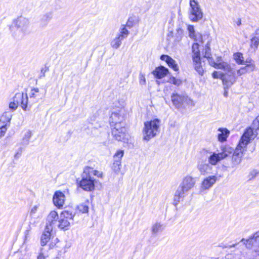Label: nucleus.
<instances>
[{"instance_id": "f257e3e1", "label": "nucleus", "mask_w": 259, "mask_h": 259, "mask_svg": "<svg viewBox=\"0 0 259 259\" xmlns=\"http://www.w3.org/2000/svg\"><path fill=\"white\" fill-rule=\"evenodd\" d=\"M96 176L98 178L102 177V172L94 169L90 167H85L81 175V180L79 182V186L84 191H92L95 189V180L93 177Z\"/></svg>"}, {"instance_id": "f03ea898", "label": "nucleus", "mask_w": 259, "mask_h": 259, "mask_svg": "<svg viewBox=\"0 0 259 259\" xmlns=\"http://www.w3.org/2000/svg\"><path fill=\"white\" fill-rule=\"evenodd\" d=\"M29 25V19L20 16L13 20L10 29L15 37L18 39L22 38L28 31Z\"/></svg>"}, {"instance_id": "7ed1b4c3", "label": "nucleus", "mask_w": 259, "mask_h": 259, "mask_svg": "<svg viewBox=\"0 0 259 259\" xmlns=\"http://www.w3.org/2000/svg\"><path fill=\"white\" fill-rule=\"evenodd\" d=\"M124 106L125 103L123 100L115 101L113 103L110 117V122L111 126H114L117 123L124 124L122 122L125 114Z\"/></svg>"}, {"instance_id": "20e7f679", "label": "nucleus", "mask_w": 259, "mask_h": 259, "mask_svg": "<svg viewBox=\"0 0 259 259\" xmlns=\"http://www.w3.org/2000/svg\"><path fill=\"white\" fill-rule=\"evenodd\" d=\"M160 123L161 121L157 118L145 122L142 131L143 140L149 141L156 136L160 133Z\"/></svg>"}, {"instance_id": "39448f33", "label": "nucleus", "mask_w": 259, "mask_h": 259, "mask_svg": "<svg viewBox=\"0 0 259 259\" xmlns=\"http://www.w3.org/2000/svg\"><path fill=\"white\" fill-rule=\"evenodd\" d=\"M195 184V181L193 178L190 176L185 177L175 192V201L180 202V199L186 196L189 191L194 186Z\"/></svg>"}, {"instance_id": "423d86ee", "label": "nucleus", "mask_w": 259, "mask_h": 259, "mask_svg": "<svg viewBox=\"0 0 259 259\" xmlns=\"http://www.w3.org/2000/svg\"><path fill=\"white\" fill-rule=\"evenodd\" d=\"M225 73L214 71L212 76L214 78H220L225 85V88L228 89L236 81L235 73L231 67L230 71H225Z\"/></svg>"}, {"instance_id": "0eeeda50", "label": "nucleus", "mask_w": 259, "mask_h": 259, "mask_svg": "<svg viewBox=\"0 0 259 259\" xmlns=\"http://www.w3.org/2000/svg\"><path fill=\"white\" fill-rule=\"evenodd\" d=\"M258 135L257 132L251 127L246 128L238 144L239 147L246 149L247 145L253 140Z\"/></svg>"}, {"instance_id": "6e6552de", "label": "nucleus", "mask_w": 259, "mask_h": 259, "mask_svg": "<svg viewBox=\"0 0 259 259\" xmlns=\"http://www.w3.org/2000/svg\"><path fill=\"white\" fill-rule=\"evenodd\" d=\"M189 18L193 22H197L203 17V13L199 4L195 0H190Z\"/></svg>"}, {"instance_id": "1a4fd4ad", "label": "nucleus", "mask_w": 259, "mask_h": 259, "mask_svg": "<svg viewBox=\"0 0 259 259\" xmlns=\"http://www.w3.org/2000/svg\"><path fill=\"white\" fill-rule=\"evenodd\" d=\"M129 33V31L125 27V25H122L119 29V32L111 41V47L114 49H118L121 45L122 41L127 37Z\"/></svg>"}, {"instance_id": "9d476101", "label": "nucleus", "mask_w": 259, "mask_h": 259, "mask_svg": "<svg viewBox=\"0 0 259 259\" xmlns=\"http://www.w3.org/2000/svg\"><path fill=\"white\" fill-rule=\"evenodd\" d=\"M173 105L177 108H181L184 105H194L193 101L187 96L173 93L171 96Z\"/></svg>"}, {"instance_id": "9b49d317", "label": "nucleus", "mask_w": 259, "mask_h": 259, "mask_svg": "<svg viewBox=\"0 0 259 259\" xmlns=\"http://www.w3.org/2000/svg\"><path fill=\"white\" fill-rule=\"evenodd\" d=\"M112 135L115 140L118 141H124L127 140L128 135L124 124L117 123L113 126Z\"/></svg>"}, {"instance_id": "f8f14e48", "label": "nucleus", "mask_w": 259, "mask_h": 259, "mask_svg": "<svg viewBox=\"0 0 259 259\" xmlns=\"http://www.w3.org/2000/svg\"><path fill=\"white\" fill-rule=\"evenodd\" d=\"M248 248H252L254 252L259 255V232L255 233L253 236L247 239L244 242Z\"/></svg>"}, {"instance_id": "ddd939ff", "label": "nucleus", "mask_w": 259, "mask_h": 259, "mask_svg": "<svg viewBox=\"0 0 259 259\" xmlns=\"http://www.w3.org/2000/svg\"><path fill=\"white\" fill-rule=\"evenodd\" d=\"M12 100H14L18 105L20 104L21 108L24 110H28V97L26 94L17 93L15 95Z\"/></svg>"}, {"instance_id": "4468645a", "label": "nucleus", "mask_w": 259, "mask_h": 259, "mask_svg": "<svg viewBox=\"0 0 259 259\" xmlns=\"http://www.w3.org/2000/svg\"><path fill=\"white\" fill-rule=\"evenodd\" d=\"M207 59H208L209 64L215 68L223 69L224 71L231 70V65L227 62L223 61L221 57H218L216 62L212 59L211 56Z\"/></svg>"}, {"instance_id": "2eb2a0df", "label": "nucleus", "mask_w": 259, "mask_h": 259, "mask_svg": "<svg viewBox=\"0 0 259 259\" xmlns=\"http://www.w3.org/2000/svg\"><path fill=\"white\" fill-rule=\"evenodd\" d=\"M246 150V149L239 147V145H237L235 150L233 151L232 155V164L233 167L240 163L243 153Z\"/></svg>"}, {"instance_id": "dca6fc26", "label": "nucleus", "mask_w": 259, "mask_h": 259, "mask_svg": "<svg viewBox=\"0 0 259 259\" xmlns=\"http://www.w3.org/2000/svg\"><path fill=\"white\" fill-rule=\"evenodd\" d=\"M55 235V232L53 228H45L41 236V245L44 246L47 244L51 239H53Z\"/></svg>"}, {"instance_id": "f3484780", "label": "nucleus", "mask_w": 259, "mask_h": 259, "mask_svg": "<svg viewBox=\"0 0 259 259\" xmlns=\"http://www.w3.org/2000/svg\"><path fill=\"white\" fill-rule=\"evenodd\" d=\"M53 201L54 205L58 208H62L65 201V196L61 191H56L53 196Z\"/></svg>"}, {"instance_id": "a211bd4d", "label": "nucleus", "mask_w": 259, "mask_h": 259, "mask_svg": "<svg viewBox=\"0 0 259 259\" xmlns=\"http://www.w3.org/2000/svg\"><path fill=\"white\" fill-rule=\"evenodd\" d=\"M58 215L56 211H52L47 217V223L46 227H53L54 226L57 227H62L60 222L58 221ZM63 227H66L64 225Z\"/></svg>"}, {"instance_id": "6ab92c4d", "label": "nucleus", "mask_w": 259, "mask_h": 259, "mask_svg": "<svg viewBox=\"0 0 259 259\" xmlns=\"http://www.w3.org/2000/svg\"><path fill=\"white\" fill-rule=\"evenodd\" d=\"M217 180L218 177L216 176H210L205 178L201 182V189L208 190L213 186Z\"/></svg>"}, {"instance_id": "aec40b11", "label": "nucleus", "mask_w": 259, "mask_h": 259, "mask_svg": "<svg viewBox=\"0 0 259 259\" xmlns=\"http://www.w3.org/2000/svg\"><path fill=\"white\" fill-rule=\"evenodd\" d=\"M29 98L28 105H29L30 106L33 104L37 103L40 99H41L39 89L37 88L31 89L29 93Z\"/></svg>"}, {"instance_id": "412c9836", "label": "nucleus", "mask_w": 259, "mask_h": 259, "mask_svg": "<svg viewBox=\"0 0 259 259\" xmlns=\"http://www.w3.org/2000/svg\"><path fill=\"white\" fill-rule=\"evenodd\" d=\"M217 151L222 160L232 154L234 151V149L229 146L225 145L222 146L220 150H218Z\"/></svg>"}, {"instance_id": "4be33fe9", "label": "nucleus", "mask_w": 259, "mask_h": 259, "mask_svg": "<svg viewBox=\"0 0 259 259\" xmlns=\"http://www.w3.org/2000/svg\"><path fill=\"white\" fill-rule=\"evenodd\" d=\"M161 60L165 61L169 67H171L174 71H178L179 67L176 61L170 56L166 55H162L160 57Z\"/></svg>"}, {"instance_id": "5701e85b", "label": "nucleus", "mask_w": 259, "mask_h": 259, "mask_svg": "<svg viewBox=\"0 0 259 259\" xmlns=\"http://www.w3.org/2000/svg\"><path fill=\"white\" fill-rule=\"evenodd\" d=\"M168 72L167 68L163 66H160L155 69L153 74L158 78L160 79L165 76Z\"/></svg>"}, {"instance_id": "b1692460", "label": "nucleus", "mask_w": 259, "mask_h": 259, "mask_svg": "<svg viewBox=\"0 0 259 259\" xmlns=\"http://www.w3.org/2000/svg\"><path fill=\"white\" fill-rule=\"evenodd\" d=\"M12 118V113L9 111L4 112L0 118V123L2 125L8 127Z\"/></svg>"}, {"instance_id": "393cba45", "label": "nucleus", "mask_w": 259, "mask_h": 259, "mask_svg": "<svg viewBox=\"0 0 259 259\" xmlns=\"http://www.w3.org/2000/svg\"><path fill=\"white\" fill-rule=\"evenodd\" d=\"M218 131L220 132L218 133V140L220 142L225 141L229 135L230 131L226 128H219Z\"/></svg>"}, {"instance_id": "a878e982", "label": "nucleus", "mask_w": 259, "mask_h": 259, "mask_svg": "<svg viewBox=\"0 0 259 259\" xmlns=\"http://www.w3.org/2000/svg\"><path fill=\"white\" fill-rule=\"evenodd\" d=\"M198 168L201 174L205 175L210 172L212 169V166L208 163L201 162L198 164Z\"/></svg>"}, {"instance_id": "bb28decb", "label": "nucleus", "mask_w": 259, "mask_h": 259, "mask_svg": "<svg viewBox=\"0 0 259 259\" xmlns=\"http://www.w3.org/2000/svg\"><path fill=\"white\" fill-rule=\"evenodd\" d=\"M53 13L51 12L44 14L40 20L41 24L44 26H47L49 22L53 19Z\"/></svg>"}, {"instance_id": "cd10ccee", "label": "nucleus", "mask_w": 259, "mask_h": 259, "mask_svg": "<svg viewBox=\"0 0 259 259\" xmlns=\"http://www.w3.org/2000/svg\"><path fill=\"white\" fill-rule=\"evenodd\" d=\"M31 136H32L31 132L30 131H27L25 133V134L23 137L22 141L21 142V145H22L24 147L27 146L29 143V141H30V139Z\"/></svg>"}, {"instance_id": "c85d7f7f", "label": "nucleus", "mask_w": 259, "mask_h": 259, "mask_svg": "<svg viewBox=\"0 0 259 259\" xmlns=\"http://www.w3.org/2000/svg\"><path fill=\"white\" fill-rule=\"evenodd\" d=\"M222 159L218 152H213L208 158V161L211 165L217 164Z\"/></svg>"}, {"instance_id": "c756f323", "label": "nucleus", "mask_w": 259, "mask_h": 259, "mask_svg": "<svg viewBox=\"0 0 259 259\" xmlns=\"http://www.w3.org/2000/svg\"><path fill=\"white\" fill-rule=\"evenodd\" d=\"M193 56V60H197L198 58H200V51L199 50V45L198 43H194L192 47Z\"/></svg>"}, {"instance_id": "7c9ffc66", "label": "nucleus", "mask_w": 259, "mask_h": 259, "mask_svg": "<svg viewBox=\"0 0 259 259\" xmlns=\"http://www.w3.org/2000/svg\"><path fill=\"white\" fill-rule=\"evenodd\" d=\"M194 65V68L196 71L201 75L203 74V69L201 65V62L200 61V57L198 58L197 60H193Z\"/></svg>"}, {"instance_id": "2f4dec72", "label": "nucleus", "mask_w": 259, "mask_h": 259, "mask_svg": "<svg viewBox=\"0 0 259 259\" xmlns=\"http://www.w3.org/2000/svg\"><path fill=\"white\" fill-rule=\"evenodd\" d=\"M124 152L123 150H119L116 151L113 157V161L121 163V160L123 156Z\"/></svg>"}, {"instance_id": "473e14b6", "label": "nucleus", "mask_w": 259, "mask_h": 259, "mask_svg": "<svg viewBox=\"0 0 259 259\" xmlns=\"http://www.w3.org/2000/svg\"><path fill=\"white\" fill-rule=\"evenodd\" d=\"M234 59L238 64H244V58L243 54L241 53H236L234 54Z\"/></svg>"}, {"instance_id": "72a5a7b5", "label": "nucleus", "mask_w": 259, "mask_h": 259, "mask_svg": "<svg viewBox=\"0 0 259 259\" xmlns=\"http://www.w3.org/2000/svg\"><path fill=\"white\" fill-rule=\"evenodd\" d=\"M259 45V36H254L251 39L250 47L254 51L257 48Z\"/></svg>"}, {"instance_id": "f704fd0d", "label": "nucleus", "mask_w": 259, "mask_h": 259, "mask_svg": "<svg viewBox=\"0 0 259 259\" xmlns=\"http://www.w3.org/2000/svg\"><path fill=\"white\" fill-rule=\"evenodd\" d=\"M121 167V163H117L113 161V163L112 165V170L116 173V174H118L120 171Z\"/></svg>"}, {"instance_id": "c9c22d12", "label": "nucleus", "mask_w": 259, "mask_h": 259, "mask_svg": "<svg viewBox=\"0 0 259 259\" xmlns=\"http://www.w3.org/2000/svg\"><path fill=\"white\" fill-rule=\"evenodd\" d=\"M40 205L39 204L33 206L30 210V216L34 218L36 216V213L38 210Z\"/></svg>"}, {"instance_id": "e433bc0d", "label": "nucleus", "mask_w": 259, "mask_h": 259, "mask_svg": "<svg viewBox=\"0 0 259 259\" xmlns=\"http://www.w3.org/2000/svg\"><path fill=\"white\" fill-rule=\"evenodd\" d=\"M211 56V54L210 53V40H208L205 47L204 57L206 58H209Z\"/></svg>"}, {"instance_id": "4c0bfd02", "label": "nucleus", "mask_w": 259, "mask_h": 259, "mask_svg": "<svg viewBox=\"0 0 259 259\" xmlns=\"http://www.w3.org/2000/svg\"><path fill=\"white\" fill-rule=\"evenodd\" d=\"M250 127H252L254 131H256V132L259 130V115L253 121Z\"/></svg>"}, {"instance_id": "58836bf2", "label": "nucleus", "mask_w": 259, "mask_h": 259, "mask_svg": "<svg viewBox=\"0 0 259 259\" xmlns=\"http://www.w3.org/2000/svg\"><path fill=\"white\" fill-rule=\"evenodd\" d=\"M188 30L189 33V36L191 38L194 39L195 40H196L194 26L192 25H189L188 26Z\"/></svg>"}, {"instance_id": "ea45409f", "label": "nucleus", "mask_w": 259, "mask_h": 259, "mask_svg": "<svg viewBox=\"0 0 259 259\" xmlns=\"http://www.w3.org/2000/svg\"><path fill=\"white\" fill-rule=\"evenodd\" d=\"M78 209L80 212L82 213H87L89 210L88 206L84 204H80L78 205Z\"/></svg>"}, {"instance_id": "a19ab883", "label": "nucleus", "mask_w": 259, "mask_h": 259, "mask_svg": "<svg viewBox=\"0 0 259 259\" xmlns=\"http://www.w3.org/2000/svg\"><path fill=\"white\" fill-rule=\"evenodd\" d=\"M23 150V148L22 147H20L16 151L14 155V158L15 159H18L21 156Z\"/></svg>"}, {"instance_id": "79ce46f5", "label": "nucleus", "mask_w": 259, "mask_h": 259, "mask_svg": "<svg viewBox=\"0 0 259 259\" xmlns=\"http://www.w3.org/2000/svg\"><path fill=\"white\" fill-rule=\"evenodd\" d=\"M169 82L177 86L182 83V81L180 79H177L174 77L170 78Z\"/></svg>"}, {"instance_id": "37998d69", "label": "nucleus", "mask_w": 259, "mask_h": 259, "mask_svg": "<svg viewBox=\"0 0 259 259\" xmlns=\"http://www.w3.org/2000/svg\"><path fill=\"white\" fill-rule=\"evenodd\" d=\"M7 128L8 127L2 125V123H0V138L5 135Z\"/></svg>"}, {"instance_id": "c03bdc74", "label": "nucleus", "mask_w": 259, "mask_h": 259, "mask_svg": "<svg viewBox=\"0 0 259 259\" xmlns=\"http://www.w3.org/2000/svg\"><path fill=\"white\" fill-rule=\"evenodd\" d=\"M18 105L14 100H12L9 103V107L11 110L15 111L17 108Z\"/></svg>"}, {"instance_id": "a18cd8bd", "label": "nucleus", "mask_w": 259, "mask_h": 259, "mask_svg": "<svg viewBox=\"0 0 259 259\" xmlns=\"http://www.w3.org/2000/svg\"><path fill=\"white\" fill-rule=\"evenodd\" d=\"M61 215L66 219H72L73 217L72 214L68 211H63Z\"/></svg>"}, {"instance_id": "49530a36", "label": "nucleus", "mask_w": 259, "mask_h": 259, "mask_svg": "<svg viewBox=\"0 0 259 259\" xmlns=\"http://www.w3.org/2000/svg\"><path fill=\"white\" fill-rule=\"evenodd\" d=\"M244 67L246 68L247 72H250L254 69L255 65L253 63L247 64Z\"/></svg>"}, {"instance_id": "de8ad7c7", "label": "nucleus", "mask_w": 259, "mask_h": 259, "mask_svg": "<svg viewBox=\"0 0 259 259\" xmlns=\"http://www.w3.org/2000/svg\"><path fill=\"white\" fill-rule=\"evenodd\" d=\"M182 34H183V31L181 29H179L177 30V34H178V36H177V38H176V40L177 41H179L181 40Z\"/></svg>"}, {"instance_id": "09e8293b", "label": "nucleus", "mask_w": 259, "mask_h": 259, "mask_svg": "<svg viewBox=\"0 0 259 259\" xmlns=\"http://www.w3.org/2000/svg\"><path fill=\"white\" fill-rule=\"evenodd\" d=\"M246 72H247V70H246V68H245L244 67H242V68H241L240 69H239L237 71V75L238 76H240V75L245 73Z\"/></svg>"}, {"instance_id": "8fccbe9b", "label": "nucleus", "mask_w": 259, "mask_h": 259, "mask_svg": "<svg viewBox=\"0 0 259 259\" xmlns=\"http://www.w3.org/2000/svg\"><path fill=\"white\" fill-rule=\"evenodd\" d=\"M133 21L132 20H131L130 19H128V20H127V21L126 22L125 27L127 26L129 28H131L133 27Z\"/></svg>"}, {"instance_id": "3c124183", "label": "nucleus", "mask_w": 259, "mask_h": 259, "mask_svg": "<svg viewBox=\"0 0 259 259\" xmlns=\"http://www.w3.org/2000/svg\"><path fill=\"white\" fill-rule=\"evenodd\" d=\"M140 84H144L146 83V79L144 76L141 75L140 77Z\"/></svg>"}, {"instance_id": "603ef678", "label": "nucleus", "mask_w": 259, "mask_h": 259, "mask_svg": "<svg viewBox=\"0 0 259 259\" xmlns=\"http://www.w3.org/2000/svg\"><path fill=\"white\" fill-rule=\"evenodd\" d=\"M41 252L39 253L37 259H46V256L44 255V253H42V248L40 250Z\"/></svg>"}, {"instance_id": "864d4df0", "label": "nucleus", "mask_w": 259, "mask_h": 259, "mask_svg": "<svg viewBox=\"0 0 259 259\" xmlns=\"http://www.w3.org/2000/svg\"><path fill=\"white\" fill-rule=\"evenodd\" d=\"M70 247V245L66 244L65 246L64 247V253H65L67 249Z\"/></svg>"}, {"instance_id": "5fc2aeb1", "label": "nucleus", "mask_w": 259, "mask_h": 259, "mask_svg": "<svg viewBox=\"0 0 259 259\" xmlns=\"http://www.w3.org/2000/svg\"><path fill=\"white\" fill-rule=\"evenodd\" d=\"M159 228H152V233L154 234L156 233L158 231Z\"/></svg>"}, {"instance_id": "6e6d98bb", "label": "nucleus", "mask_w": 259, "mask_h": 259, "mask_svg": "<svg viewBox=\"0 0 259 259\" xmlns=\"http://www.w3.org/2000/svg\"><path fill=\"white\" fill-rule=\"evenodd\" d=\"M236 23L237 25L238 26L241 25V19H238L236 21Z\"/></svg>"}, {"instance_id": "4d7b16f0", "label": "nucleus", "mask_w": 259, "mask_h": 259, "mask_svg": "<svg viewBox=\"0 0 259 259\" xmlns=\"http://www.w3.org/2000/svg\"><path fill=\"white\" fill-rule=\"evenodd\" d=\"M245 63H246V64H247L252 63V60H248V59H247V60H246Z\"/></svg>"}, {"instance_id": "13d9d810", "label": "nucleus", "mask_w": 259, "mask_h": 259, "mask_svg": "<svg viewBox=\"0 0 259 259\" xmlns=\"http://www.w3.org/2000/svg\"><path fill=\"white\" fill-rule=\"evenodd\" d=\"M41 71L42 75H41L40 77H45V71H44V70L42 69Z\"/></svg>"}, {"instance_id": "bf43d9fd", "label": "nucleus", "mask_w": 259, "mask_h": 259, "mask_svg": "<svg viewBox=\"0 0 259 259\" xmlns=\"http://www.w3.org/2000/svg\"><path fill=\"white\" fill-rule=\"evenodd\" d=\"M237 244L235 243V244H233L232 245H230L228 247H230V248H231L232 247H235L236 246H237Z\"/></svg>"}, {"instance_id": "052dcab7", "label": "nucleus", "mask_w": 259, "mask_h": 259, "mask_svg": "<svg viewBox=\"0 0 259 259\" xmlns=\"http://www.w3.org/2000/svg\"><path fill=\"white\" fill-rule=\"evenodd\" d=\"M55 242H58V239L57 238H55V240H54Z\"/></svg>"}, {"instance_id": "680f3d73", "label": "nucleus", "mask_w": 259, "mask_h": 259, "mask_svg": "<svg viewBox=\"0 0 259 259\" xmlns=\"http://www.w3.org/2000/svg\"><path fill=\"white\" fill-rule=\"evenodd\" d=\"M53 247H54V245L52 243H51L50 244V247L51 248H53Z\"/></svg>"}, {"instance_id": "e2e57ef3", "label": "nucleus", "mask_w": 259, "mask_h": 259, "mask_svg": "<svg viewBox=\"0 0 259 259\" xmlns=\"http://www.w3.org/2000/svg\"><path fill=\"white\" fill-rule=\"evenodd\" d=\"M224 96H225L226 97L227 96V92H225Z\"/></svg>"}, {"instance_id": "0e129e2a", "label": "nucleus", "mask_w": 259, "mask_h": 259, "mask_svg": "<svg viewBox=\"0 0 259 259\" xmlns=\"http://www.w3.org/2000/svg\"><path fill=\"white\" fill-rule=\"evenodd\" d=\"M244 241V239L243 238L241 239V241H242V242H243V241Z\"/></svg>"}, {"instance_id": "69168bd1", "label": "nucleus", "mask_w": 259, "mask_h": 259, "mask_svg": "<svg viewBox=\"0 0 259 259\" xmlns=\"http://www.w3.org/2000/svg\"><path fill=\"white\" fill-rule=\"evenodd\" d=\"M55 259H60L59 257H56Z\"/></svg>"}, {"instance_id": "338daca9", "label": "nucleus", "mask_w": 259, "mask_h": 259, "mask_svg": "<svg viewBox=\"0 0 259 259\" xmlns=\"http://www.w3.org/2000/svg\"><path fill=\"white\" fill-rule=\"evenodd\" d=\"M58 255H61L60 252H59Z\"/></svg>"}]
</instances>
